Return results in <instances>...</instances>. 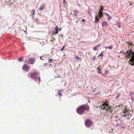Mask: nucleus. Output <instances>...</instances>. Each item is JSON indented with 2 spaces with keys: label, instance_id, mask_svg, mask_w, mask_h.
Segmentation results:
<instances>
[{
  "label": "nucleus",
  "instance_id": "nucleus-1",
  "mask_svg": "<svg viewBox=\"0 0 134 134\" xmlns=\"http://www.w3.org/2000/svg\"><path fill=\"white\" fill-rule=\"evenodd\" d=\"M30 76L32 79L36 80V81H37L38 83L40 82L41 81L40 77L37 72L34 71L29 72L28 74V76L30 77Z\"/></svg>",
  "mask_w": 134,
  "mask_h": 134
},
{
  "label": "nucleus",
  "instance_id": "nucleus-2",
  "mask_svg": "<svg viewBox=\"0 0 134 134\" xmlns=\"http://www.w3.org/2000/svg\"><path fill=\"white\" fill-rule=\"evenodd\" d=\"M89 106L87 104H85L80 106L77 109V113L80 115H81L85 110H89Z\"/></svg>",
  "mask_w": 134,
  "mask_h": 134
},
{
  "label": "nucleus",
  "instance_id": "nucleus-3",
  "mask_svg": "<svg viewBox=\"0 0 134 134\" xmlns=\"http://www.w3.org/2000/svg\"><path fill=\"white\" fill-rule=\"evenodd\" d=\"M107 101H106L105 102H104L102 103L100 106L102 110L105 109L106 111H108V110L110 112H111V107L109 105V104L107 103Z\"/></svg>",
  "mask_w": 134,
  "mask_h": 134
},
{
  "label": "nucleus",
  "instance_id": "nucleus-4",
  "mask_svg": "<svg viewBox=\"0 0 134 134\" xmlns=\"http://www.w3.org/2000/svg\"><path fill=\"white\" fill-rule=\"evenodd\" d=\"M127 55L125 57L127 58H129V57H131V60L132 61V59L133 61H134V53L133 52L131 49H130L129 51L127 50Z\"/></svg>",
  "mask_w": 134,
  "mask_h": 134
},
{
  "label": "nucleus",
  "instance_id": "nucleus-5",
  "mask_svg": "<svg viewBox=\"0 0 134 134\" xmlns=\"http://www.w3.org/2000/svg\"><path fill=\"white\" fill-rule=\"evenodd\" d=\"M123 113L124 114L122 115V116L123 117H125L127 116H132V115L130 113V110H128L126 109H125L124 110V111H123Z\"/></svg>",
  "mask_w": 134,
  "mask_h": 134
},
{
  "label": "nucleus",
  "instance_id": "nucleus-6",
  "mask_svg": "<svg viewBox=\"0 0 134 134\" xmlns=\"http://www.w3.org/2000/svg\"><path fill=\"white\" fill-rule=\"evenodd\" d=\"M85 124L86 127H89L92 124V122L90 120L87 119L85 121Z\"/></svg>",
  "mask_w": 134,
  "mask_h": 134
},
{
  "label": "nucleus",
  "instance_id": "nucleus-7",
  "mask_svg": "<svg viewBox=\"0 0 134 134\" xmlns=\"http://www.w3.org/2000/svg\"><path fill=\"white\" fill-rule=\"evenodd\" d=\"M22 69L26 71H27L30 68V67L26 64H24L22 67Z\"/></svg>",
  "mask_w": 134,
  "mask_h": 134
},
{
  "label": "nucleus",
  "instance_id": "nucleus-8",
  "mask_svg": "<svg viewBox=\"0 0 134 134\" xmlns=\"http://www.w3.org/2000/svg\"><path fill=\"white\" fill-rule=\"evenodd\" d=\"M58 27L57 26H56L55 28V31H52V34L55 35L58 33Z\"/></svg>",
  "mask_w": 134,
  "mask_h": 134
},
{
  "label": "nucleus",
  "instance_id": "nucleus-9",
  "mask_svg": "<svg viewBox=\"0 0 134 134\" xmlns=\"http://www.w3.org/2000/svg\"><path fill=\"white\" fill-rule=\"evenodd\" d=\"M35 61V60L33 58H30L28 60V62L30 64H33Z\"/></svg>",
  "mask_w": 134,
  "mask_h": 134
},
{
  "label": "nucleus",
  "instance_id": "nucleus-10",
  "mask_svg": "<svg viewBox=\"0 0 134 134\" xmlns=\"http://www.w3.org/2000/svg\"><path fill=\"white\" fill-rule=\"evenodd\" d=\"M102 26H103V27H105V26H108L107 23L105 21H103L102 22Z\"/></svg>",
  "mask_w": 134,
  "mask_h": 134
},
{
  "label": "nucleus",
  "instance_id": "nucleus-11",
  "mask_svg": "<svg viewBox=\"0 0 134 134\" xmlns=\"http://www.w3.org/2000/svg\"><path fill=\"white\" fill-rule=\"evenodd\" d=\"M131 58L130 59V60L129 61V64L132 66H134V63L133 61L132 60V61H131Z\"/></svg>",
  "mask_w": 134,
  "mask_h": 134
},
{
  "label": "nucleus",
  "instance_id": "nucleus-12",
  "mask_svg": "<svg viewBox=\"0 0 134 134\" xmlns=\"http://www.w3.org/2000/svg\"><path fill=\"white\" fill-rule=\"evenodd\" d=\"M45 8V6L44 5H43L39 8L40 10H42Z\"/></svg>",
  "mask_w": 134,
  "mask_h": 134
},
{
  "label": "nucleus",
  "instance_id": "nucleus-13",
  "mask_svg": "<svg viewBox=\"0 0 134 134\" xmlns=\"http://www.w3.org/2000/svg\"><path fill=\"white\" fill-rule=\"evenodd\" d=\"M98 16H97L95 17V22L98 23L99 21V20L98 19Z\"/></svg>",
  "mask_w": 134,
  "mask_h": 134
},
{
  "label": "nucleus",
  "instance_id": "nucleus-14",
  "mask_svg": "<svg viewBox=\"0 0 134 134\" xmlns=\"http://www.w3.org/2000/svg\"><path fill=\"white\" fill-rule=\"evenodd\" d=\"M101 44H99L97 45L96 46V47H94L93 48V49L94 51H96L97 50V48L100 45H101Z\"/></svg>",
  "mask_w": 134,
  "mask_h": 134
},
{
  "label": "nucleus",
  "instance_id": "nucleus-15",
  "mask_svg": "<svg viewBox=\"0 0 134 134\" xmlns=\"http://www.w3.org/2000/svg\"><path fill=\"white\" fill-rule=\"evenodd\" d=\"M74 12V15H75V16H77V13L78 12L77 10H74L73 11Z\"/></svg>",
  "mask_w": 134,
  "mask_h": 134
},
{
  "label": "nucleus",
  "instance_id": "nucleus-16",
  "mask_svg": "<svg viewBox=\"0 0 134 134\" xmlns=\"http://www.w3.org/2000/svg\"><path fill=\"white\" fill-rule=\"evenodd\" d=\"M75 57L78 60V61H81V58H79L77 56H75Z\"/></svg>",
  "mask_w": 134,
  "mask_h": 134
},
{
  "label": "nucleus",
  "instance_id": "nucleus-17",
  "mask_svg": "<svg viewBox=\"0 0 134 134\" xmlns=\"http://www.w3.org/2000/svg\"><path fill=\"white\" fill-rule=\"evenodd\" d=\"M108 73V71L107 70H106L104 72V73L103 74V76H104L106 77L107 74Z\"/></svg>",
  "mask_w": 134,
  "mask_h": 134
},
{
  "label": "nucleus",
  "instance_id": "nucleus-18",
  "mask_svg": "<svg viewBox=\"0 0 134 134\" xmlns=\"http://www.w3.org/2000/svg\"><path fill=\"white\" fill-rule=\"evenodd\" d=\"M31 13L32 14V15L33 17L34 15L35 14V10H33L31 12Z\"/></svg>",
  "mask_w": 134,
  "mask_h": 134
},
{
  "label": "nucleus",
  "instance_id": "nucleus-19",
  "mask_svg": "<svg viewBox=\"0 0 134 134\" xmlns=\"http://www.w3.org/2000/svg\"><path fill=\"white\" fill-rule=\"evenodd\" d=\"M127 43L130 46H133V44L130 41L127 42Z\"/></svg>",
  "mask_w": 134,
  "mask_h": 134
},
{
  "label": "nucleus",
  "instance_id": "nucleus-20",
  "mask_svg": "<svg viewBox=\"0 0 134 134\" xmlns=\"http://www.w3.org/2000/svg\"><path fill=\"white\" fill-rule=\"evenodd\" d=\"M103 14V13L101 12H99V16H102Z\"/></svg>",
  "mask_w": 134,
  "mask_h": 134
},
{
  "label": "nucleus",
  "instance_id": "nucleus-21",
  "mask_svg": "<svg viewBox=\"0 0 134 134\" xmlns=\"http://www.w3.org/2000/svg\"><path fill=\"white\" fill-rule=\"evenodd\" d=\"M108 19L109 20H110L111 19V18L110 16L109 15L108 16Z\"/></svg>",
  "mask_w": 134,
  "mask_h": 134
},
{
  "label": "nucleus",
  "instance_id": "nucleus-22",
  "mask_svg": "<svg viewBox=\"0 0 134 134\" xmlns=\"http://www.w3.org/2000/svg\"><path fill=\"white\" fill-rule=\"evenodd\" d=\"M120 53H122L123 54H124L125 55H126H126H127V52H126V53H124L123 52L121 51H120Z\"/></svg>",
  "mask_w": 134,
  "mask_h": 134
},
{
  "label": "nucleus",
  "instance_id": "nucleus-23",
  "mask_svg": "<svg viewBox=\"0 0 134 134\" xmlns=\"http://www.w3.org/2000/svg\"><path fill=\"white\" fill-rule=\"evenodd\" d=\"M96 59H97V58L95 57L94 56L92 60H93L94 61H95L96 60Z\"/></svg>",
  "mask_w": 134,
  "mask_h": 134
},
{
  "label": "nucleus",
  "instance_id": "nucleus-24",
  "mask_svg": "<svg viewBox=\"0 0 134 134\" xmlns=\"http://www.w3.org/2000/svg\"><path fill=\"white\" fill-rule=\"evenodd\" d=\"M113 48V46H110L108 47V49H111Z\"/></svg>",
  "mask_w": 134,
  "mask_h": 134
},
{
  "label": "nucleus",
  "instance_id": "nucleus-25",
  "mask_svg": "<svg viewBox=\"0 0 134 134\" xmlns=\"http://www.w3.org/2000/svg\"><path fill=\"white\" fill-rule=\"evenodd\" d=\"M48 61L49 62H48V63H51V62H53L52 60V59H49L48 60Z\"/></svg>",
  "mask_w": 134,
  "mask_h": 134
},
{
  "label": "nucleus",
  "instance_id": "nucleus-26",
  "mask_svg": "<svg viewBox=\"0 0 134 134\" xmlns=\"http://www.w3.org/2000/svg\"><path fill=\"white\" fill-rule=\"evenodd\" d=\"M103 52H102L100 54H99V56H101L102 57H103Z\"/></svg>",
  "mask_w": 134,
  "mask_h": 134
},
{
  "label": "nucleus",
  "instance_id": "nucleus-27",
  "mask_svg": "<svg viewBox=\"0 0 134 134\" xmlns=\"http://www.w3.org/2000/svg\"><path fill=\"white\" fill-rule=\"evenodd\" d=\"M23 61V59L21 58H20L19 59V62H21Z\"/></svg>",
  "mask_w": 134,
  "mask_h": 134
},
{
  "label": "nucleus",
  "instance_id": "nucleus-28",
  "mask_svg": "<svg viewBox=\"0 0 134 134\" xmlns=\"http://www.w3.org/2000/svg\"><path fill=\"white\" fill-rule=\"evenodd\" d=\"M101 66V65H100L99 67L98 68V71H99L100 70V66Z\"/></svg>",
  "mask_w": 134,
  "mask_h": 134
},
{
  "label": "nucleus",
  "instance_id": "nucleus-29",
  "mask_svg": "<svg viewBox=\"0 0 134 134\" xmlns=\"http://www.w3.org/2000/svg\"><path fill=\"white\" fill-rule=\"evenodd\" d=\"M58 95L60 96H62V94L60 92H58Z\"/></svg>",
  "mask_w": 134,
  "mask_h": 134
},
{
  "label": "nucleus",
  "instance_id": "nucleus-30",
  "mask_svg": "<svg viewBox=\"0 0 134 134\" xmlns=\"http://www.w3.org/2000/svg\"><path fill=\"white\" fill-rule=\"evenodd\" d=\"M66 2V1L65 0H63V4H65Z\"/></svg>",
  "mask_w": 134,
  "mask_h": 134
},
{
  "label": "nucleus",
  "instance_id": "nucleus-31",
  "mask_svg": "<svg viewBox=\"0 0 134 134\" xmlns=\"http://www.w3.org/2000/svg\"><path fill=\"white\" fill-rule=\"evenodd\" d=\"M43 56H40V59L41 60H44V59H43Z\"/></svg>",
  "mask_w": 134,
  "mask_h": 134
},
{
  "label": "nucleus",
  "instance_id": "nucleus-32",
  "mask_svg": "<svg viewBox=\"0 0 134 134\" xmlns=\"http://www.w3.org/2000/svg\"><path fill=\"white\" fill-rule=\"evenodd\" d=\"M65 45L63 46V48L61 49V51H63L64 50V47H65Z\"/></svg>",
  "mask_w": 134,
  "mask_h": 134
},
{
  "label": "nucleus",
  "instance_id": "nucleus-33",
  "mask_svg": "<svg viewBox=\"0 0 134 134\" xmlns=\"http://www.w3.org/2000/svg\"><path fill=\"white\" fill-rule=\"evenodd\" d=\"M103 8L102 7L100 9L99 12H102V11H103Z\"/></svg>",
  "mask_w": 134,
  "mask_h": 134
},
{
  "label": "nucleus",
  "instance_id": "nucleus-34",
  "mask_svg": "<svg viewBox=\"0 0 134 134\" xmlns=\"http://www.w3.org/2000/svg\"><path fill=\"white\" fill-rule=\"evenodd\" d=\"M120 94L119 93L118 95V96H116V98H118V97H119V96H120Z\"/></svg>",
  "mask_w": 134,
  "mask_h": 134
},
{
  "label": "nucleus",
  "instance_id": "nucleus-35",
  "mask_svg": "<svg viewBox=\"0 0 134 134\" xmlns=\"http://www.w3.org/2000/svg\"><path fill=\"white\" fill-rule=\"evenodd\" d=\"M105 14L106 15V16H108L109 15V14H108L107 13H105Z\"/></svg>",
  "mask_w": 134,
  "mask_h": 134
},
{
  "label": "nucleus",
  "instance_id": "nucleus-36",
  "mask_svg": "<svg viewBox=\"0 0 134 134\" xmlns=\"http://www.w3.org/2000/svg\"><path fill=\"white\" fill-rule=\"evenodd\" d=\"M59 30V31H61V28H59L58 29V31Z\"/></svg>",
  "mask_w": 134,
  "mask_h": 134
},
{
  "label": "nucleus",
  "instance_id": "nucleus-37",
  "mask_svg": "<svg viewBox=\"0 0 134 134\" xmlns=\"http://www.w3.org/2000/svg\"><path fill=\"white\" fill-rule=\"evenodd\" d=\"M82 21H84V19H82Z\"/></svg>",
  "mask_w": 134,
  "mask_h": 134
},
{
  "label": "nucleus",
  "instance_id": "nucleus-38",
  "mask_svg": "<svg viewBox=\"0 0 134 134\" xmlns=\"http://www.w3.org/2000/svg\"><path fill=\"white\" fill-rule=\"evenodd\" d=\"M102 16H99V15L98 17H99V19H100Z\"/></svg>",
  "mask_w": 134,
  "mask_h": 134
},
{
  "label": "nucleus",
  "instance_id": "nucleus-39",
  "mask_svg": "<svg viewBox=\"0 0 134 134\" xmlns=\"http://www.w3.org/2000/svg\"><path fill=\"white\" fill-rule=\"evenodd\" d=\"M12 4V3H11V4H8V5H10L11 4Z\"/></svg>",
  "mask_w": 134,
  "mask_h": 134
},
{
  "label": "nucleus",
  "instance_id": "nucleus-40",
  "mask_svg": "<svg viewBox=\"0 0 134 134\" xmlns=\"http://www.w3.org/2000/svg\"><path fill=\"white\" fill-rule=\"evenodd\" d=\"M108 47H106V48H108Z\"/></svg>",
  "mask_w": 134,
  "mask_h": 134
},
{
  "label": "nucleus",
  "instance_id": "nucleus-41",
  "mask_svg": "<svg viewBox=\"0 0 134 134\" xmlns=\"http://www.w3.org/2000/svg\"><path fill=\"white\" fill-rule=\"evenodd\" d=\"M98 73H100V71H98Z\"/></svg>",
  "mask_w": 134,
  "mask_h": 134
},
{
  "label": "nucleus",
  "instance_id": "nucleus-42",
  "mask_svg": "<svg viewBox=\"0 0 134 134\" xmlns=\"http://www.w3.org/2000/svg\"><path fill=\"white\" fill-rule=\"evenodd\" d=\"M9 1H8V3H9Z\"/></svg>",
  "mask_w": 134,
  "mask_h": 134
},
{
  "label": "nucleus",
  "instance_id": "nucleus-43",
  "mask_svg": "<svg viewBox=\"0 0 134 134\" xmlns=\"http://www.w3.org/2000/svg\"><path fill=\"white\" fill-rule=\"evenodd\" d=\"M125 114H128V113Z\"/></svg>",
  "mask_w": 134,
  "mask_h": 134
},
{
  "label": "nucleus",
  "instance_id": "nucleus-44",
  "mask_svg": "<svg viewBox=\"0 0 134 134\" xmlns=\"http://www.w3.org/2000/svg\"><path fill=\"white\" fill-rule=\"evenodd\" d=\"M51 41H52V40H51Z\"/></svg>",
  "mask_w": 134,
  "mask_h": 134
},
{
  "label": "nucleus",
  "instance_id": "nucleus-45",
  "mask_svg": "<svg viewBox=\"0 0 134 134\" xmlns=\"http://www.w3.org/2000/svg\"><path fill=\"white\" fill-rule=\"evenodd\" d=\"M4 2H6V1H5Z\"/></svg>",
  "mask_w": 134,
  "mask_h": 134
}]
</instances>
